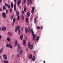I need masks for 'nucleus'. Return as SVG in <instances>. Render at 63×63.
<instances>
[{
	"instance_id": "nucleus-1",
	"label": "nucleus",
	"mask_w": 63,
	"mask_h": 63,
	"mask_svg": "<svg viewBox=\"0 0 63 63\" xmlns=\"http://www.w3.org/2000/svg\"><path fill=\"white\" fill-rule=\"evenodd\" d=\"M31 32H32V35H33V40H34L35 38H36V35L35 34L34 35V32H33V30L31 29Z\"/></svg>"
},
{
	"instance_id": "nucleus-2",
	"label": "nucleus",
	"mask_w": 63,
	"mask_h": 63,
	"mask_svg": "<svg viewBox=\"0 0 63 63\" xmlns=\"http://www.w3.org/2000/svg\"><path fill=\"white\" fill-rule=\"evenodd\" d=\"M20 27L19 26H18L15 29V31L16 32H17V30H18V34H20V30L19 29Z\"/></svg>"
},
{
	"instance_id": "nucleus-3",
	"label": "nucleus",
	"mask_w": 63,
	"mask_h": 63,
	"mask_svg": "<svg viewBox=\"0 0 63 63\" xmlns=\"http://www.w3.org/2000/svg\"><path fill=\"white\" fill-rule=\"evenodd\" d=\"M17 47L18 49H19V50H17V51L19 52V53H20V54H21V53H22V50H20V52L19 53V49H21V47H20V45H18Z\"/></svg>"
},
{
	"instance_id": "nucleus-4",
	"label": "nucleus",
	"mask_w": 63,
	"mask_h": 63,
	"mask_svg": "<svg viewBox=\"0 0 63 63\" xmlns=\"http://www.w3.org/2000/svg\"><path fill=\"white\" fill-rule=\"evenodd\" d=\"M6 47H10V48H12V46L11 45V44L9 43V44H7L6 45Z\"/></svg>"
},
{
	"instance_id": "nucleus-5",
	"label": "nucleus",
	"mask_w": 63,
	"mask_h": 63,
	"mask_svg": "<svg viewBox=\"0 0 63 63\" xmlns=\"http://www.w3.org/2000/svg\"><path fill=\"white\" fill-rule=\"evenodd\" d=\"M6 6V7H7V8H9L10 9V8L11 6H10V5H8V4H7V3H5V4Z\"/></svg>"
},
{
	"instance_id": "nucleus-6",
	"label": "nucleus",
	"mask_w": 63,
	"mask_h": 63,
	"mask_svg": "<svg viewBox=\"0 0 63 63\" xmlns=\"http://www.w3.org/2000/svg\"><path fill=\"white\" fill-rule=\"evenodd\" d=\"M3 58H4V59H5V60H7V59L8 58H7V57L6 55H5V54H4L3 55Z\"/></svg>"
},
{
	"instance_id": "nucleus-7",
	"label": "nucleus",
	"mask_w": 63,
	"mask_h": 63,
	"mask_svg": "<svg viewBox=\"0 0 63 63\" xmlns=\"http://www.w3.org/2000/svg\"><path fill=\"white\" fill-rule=\"evenodd\" d=\"M2 16H3L4 18H6V13L5 12H3L2 13Z\"/></svg>"
},
{
	"instance_id": "nucleus-8",
	"label": "nucleus",
	"mask_w": 63,
	"mask_h": 63,
	"mask_svg": "<svg viewBox=\"0 0 63 63\" xmlns=\"http://www.w3.org/2000/svg\"><path fill=\"white\" fill-rule=\"evenodd\" d=\"M21 3V0H18V1H17V3L18 6H19V5Z\"/></svg>"
},
{
	"instance_id": "nucleus-9",
	"label": "nucleus",
	"mask_w": 63,
	"mask_h": 63,
	"mask_svg": "<svg viewBox=\"0 0 63 63\" xmlns=\"http://www.w3.org/2000/svg\"><path fill=\"white\" fill-rule=\"evenodd\" d=\"M26 41L25 40H23V44L24 45V46H26Z\"/></svg>"
},
{
	"instance_id": "nucleus-10",
	"label": "nucleus",
	"mask_w": 63,
	"mask_h": 63,
	"mask_svg": "<svg viewBox=\"0 0 63 63\" xmlns=\"http://www.w3.org/2000/svg\"><path fill=\"white\" fill-rule=\"evenodd\" d=\"M17 45V40H16L15 42V44L14 46L15 47H16Z\"/></svg>"
},
{
	"instance_id": "nucleus-11",
	"label": "nucleus",
	"mask_w": 63,
	"mask_h": 63,
	"mask_svg": "<svg viewBox=\"0 0 63 63\" xmlns=\"http://www.w3.org/2000/svg\"><path fill=\"white\" fill-rule=\"evenodd\" d=\"M6 30V27H3L2 28V31H5Z\"/></svg>"
},
{
	"instance_id": "nucleus-12",
	"label": "nucleus",
	"mask_w": 63,
	"mask_h": 63,
	"mask_svg": "<svg viewBox=\"0 0 63 63\" xmlns=\"http://www.w3.org/2000/svg\"><path fill=\"white\" fill-rule=\"evenodd\" d=\"M25 32L26 33H28V29L27 28H25Z\"/></svg>"
},
{
	"instance_id": "nucleus-13",
	"label": "nucleus",
	"mask_w": 63,
	"mask_h": 63,
	"mask_svg": "<svg viewBox=\"0 0 63 63\" xmlns=\"http://www.w3.org/2000/svg\"><path fill=\"white\" fill-rule=\"evenodd\" d=\"M7 34L9 36H10L12 35V34H11V33L10 32H9L7 33Z\"/></svg>"
},
{
	"instance_id": "nucleus-14",
	"label": "nucleus",
	"mask_w": 63,
	"mask_h": 63,
	"mask_svg": "<svg viewBox=\"0 0 63 63\" xmlns=\"http://www.w3.org/2000/svg\"><path fill=\"white\" fill-rule=\"evenodd\" d=\"M30 16V13L28 12L27 13V17H29Z\"/></svg>"
},
{
	"instance_id": "nucleus-15",
	"label": "nucleus",
	"mask_w": 63,
	"mask_h": 63,
	"mask_svg": "<svg viewBox=\"0 0 63 63\" xmlns=\"http://www.w3.org/2000/svg\"><path fill=\"white\" fill-rule=\"evenodd\" d=\"M39 39H40V37H39L37 36V37L36 38V41H39Z\"/></svg>"
},
{
	"instance_id": "nucleus-16",
	"label": "nucleus",
	"mask_w": 63,
	"mask_h": 63,
	"mask_svg": "<svg viewBox=\"0 0 63 63\" xmlns=\"http://www.w3.org/2000/svg\"><path fill=\"white\" fill-rule=\"evenodd\" d=\"M28 46L29 48H30V47H31V45H30V42H29Z\"/></svg>"
},
{
	"instance_id": "nucleus-17",
	"label": "nucleus",
	"mask_w": 63,
	"mask_h": 63,
	"mask_svg": "<svg viewBox=\"0 0 63 63\" xmlns=\"http://www.w3.org/2000/svg\"><path fill=\"white\" fill-rule=\"evenodd\" d=\"M32 58V55L31 54L29 56V58L30 59H31Z\"/></svg>"
},
{
	"instance_id": "nucleus-18",
	"label": "nucleus",
	"mask_w": 63,
	"mask_h": 63,
	"mask_svg": "<svg viewBox=\"0 0 63 63\" xmlns=\"http://www.w3.org/2000/svg\"><path fill=\"white\" fill-rule=\"evenodd\" d=\"M4 10H6V8L5 7V6L4 5L3 6V11H4Z\"/></svg>"
},
{
	"instance_id": "nucleus-19",
	"label": "nucleus",
	"mask_w": 63,
	"mask_h": 63,
	"mask_svg": "<svg viewBox=\"0 0 63 63\" xmlns=\"http://www.w3.org/2000/svg\"><path fill=\"white\" fill-rule=\"evenodd\" d=\"M7 40L8 41H10L11 40V38L9 37H8L7 38Z\"/></svg>"
},
{
	"instance_id": "nucleus-20",
	"label": "nucleus",
	"mask_w": 63,
	"mask_h": 63,
	"mask_svg": "<svg viewBox=\"0 0 63 63\" xmlns=\"http://www.w3.org/2000/svg\"><path fill=\"white\" fill-rule=\"evenodd\" d=\"M23 35H20V38L21 40H22V39H23Z\"/></svg>"
},
{
	"instance_id": "nucleus-21",
	"label": "nucleus",
	"mask_w": 63,
	"mask_h": 63,
	"mask_svg": "<svg viewBox=\"0 0 63 63\" xmlns=\"http://www.w3.org/2000/svg\"><path fill=\"white\" fill-rule=\"evenodd\" d=\"M14 10H16V4H14Z\"/></svg>"
},
{
	"instance_id": "nucleus-22",
	"label": "nucleus",
	"mask_w": 63,
	"mask_h": 63,
	"mask_svg": "<svg viewBox=\"0 0 63 63\" xmlns=\"http://www.w3.org/2000/svg\"><path fill=\"white\" fill-rule=\"evenodd\" d=\"M26 22L27 23H28V18L27 17L26 18Z\"/></svg>"
},
{
	"instance_id": "nucleus-23",
	"label": "nucleus",
	"mask_w": 63,
	"mask_h": 63,
	"mask_svg": "<svg viewBox=\"0 0 63 63\" xmlns=\"http://www.w3.org/2000/svg\"><path fill=\"white\" fill-rule=\"evenodd\" d=\"M19 19H20V16L19 15L18 16L17 19V20H19Z\"/></svg>"
},
{
	"instance_id": "nucleus-24",
	"label": "nucleus",
	"mask_w": 63,
	"mask_h": 63,
	"mask_svg": "<svg viewBox=\"0 0 63 63\" xmlns=\"http://www.w3.org/2000/svg\"><path fill=\"white\" fill-rule=\"evenodd\" d=\"M9 11L10 13H12V8H10L9 9Z\"/></svg>"
},
{
	"instance_id": "nucleus-25",
	"label": "nucleus",
	"mask_w": 63,
	"mask_h": 63,
	"mask_svg": "<svg viewBox=\"0 0 63 63\" xmlns=\"http://www.w3.org/2000/svg\"><path fill=\"white\" fill-rule=\"evenodd\" d=\"M16 22V19L14 18L13 19V23H15Z\"/></svg>"
},
{
	"instance_id": "nucleus-26",
	"label": "nucleus",
	"mask_w": 63,
	"mask_h": 63,
	"mask_svg": "<svg viewBox=\"0 0 63 63\" xmlns=\"http://www.w3.org/2000/svg\"><path fill=\"white\" fill-rule=\"evenodd\" d=\"M16 15L17 16H18L19 15V12L17 11L16 12Z\"/></svg>"
},
{
	"instance_id": "nucleus-27",
	"label": "nucleus",
	"mask_w": 63,
	"mask_h": 63,
	"mask_svg": "<svg viewBox=\"0 0 63 63\" xmlns=\"http://www.w3.org/2000/svg\"><path fill=\"white\" fill-rule=\"evenodd\" d=\"M34 23H35L36 24V18H34Z\"/></svg>"
},
{
	"instance_id": "nucleus-28",
	"label": "nucleus",
	"mask_w": 63,
	"mask_h": 63,
	"mask_svg": "<svg viewBox=\"0 0 63 63\" xmlns=\"http://www.w3.org/2000/svg\"><path fill=\"white\" fill-rule=\"evenodd\" d=\"M16 56L17 57H20V55L18 54H17L16 55Z\"/></svg>"
},
{
	"instance_id": "nucleus-29",
	"label": "nucleus",
	"mask_w": 63,
	"mask_h": 63,
	"mask_svg": "<svg viewBox=\"0 0 63 63\" xmlns=\"http://www.w3.org/2000/svg\"><path fill=\"white\" fill-rule=\"evenodd\" d=\"M4 62L5 63H8V61L4 60Z\"/></svg>"
},
{
	"instance_id": "nucleus-30",
	"label": "nucleus",
	"mask_w": 63,
	"mask_h": 63,
	"mask_svg": "<svg viewBox=\"0 0 63 63\" xmlns=\"http://www.w3.org/2000/svg\"><path fill=\"white\" fill-rule=\"evenodd\" d=\"M14 15H12V16H11V17L10 18H11V20H12V19H13V17H14Z\"/></svg>"
},
{
	"instance_id": "nucleus-31",
	"label": "nucleus",
	"mask_w": 63,
	"mask_h": 63,
	"mask_svg": "<svg viewBox=\"0 0 63 63\" xmlns=\"http://www.w3.org/2000/svg\"><path fill=\"white\" fill-rule=\"evenodd\" d=\"M32 60L33 61H34L35 60V57L34 56H33V57L32 58Z\"/></svg>"
},
{
	"instance_id": "nucleus-32",
	"label": "nucleus",
	"mask_w": 63,
	"mask_h": 63,
	"mask_svg": "<svg viewBox=\"0 0 63 63\" xmlns=\"http://www.w3.org/2000/svg\"><path fill=\"white\" fill-rule=\"evenodd\" d=\"M24 10L25 13H26V8H24Z\"/></svg>"
},
{
	"instance_id": "nucleus-33",
	"label": "nucleus",
	"mask_w": 63,
	"mask_h": 63,
	"mask_svg": "<svg viewBox=\"0 0 63 63\" xmlns=\"http://www.w3.org/2000/svg\"><path fill=\"white\" fill-rule=\"evenodd\" d=\"M33 48V45H31V49H32Z\"/></svg>"
},
{
	"instance_id": "nucleus-34",
	"label": "nucleus",
	"mask_w": 63,
	"mask_h": 63,
	"mask_svg": "<svg viewBox=\"0 0 63 63\" xmlns=\"http://www.w3.org/2000/svg\"><path fill=\"white\" fill-rule=\"evenodd\" d=\"M2 49L1 48V49L0 50V53H1L2 52Z\"/></svg>"
},
{
	"instance_id": "nucleus-35",
	"label": "nucleus",
	"mask_w": 63,
	"mask_h": 63,
	"mask_svg": "<svg viewBox=\"0 0 63 63\" xmlns=\"http://www.w3.org/2000/svg\"><path fill=\"white\" fill-rule=\"evenodd\" d=\"M37 29H39L40 28V27L39 26H37Z\"/></svg>"
},
{
	"instance_id": "nucleus-36",
	"label": "nucleus",
	"mask_w": 63,
	"mask_h": 63,
	"mask_svg": "<svg viewBox=\"0 0 63 63\" xmlns=\"http://www.w3.org/2000/svg\"><path fill=\"white\" fill-rule=\"evenodd\" d=\"M22 14H23H23H24V11L22 10Z\"/></svg>"
},
{
	"instance_id": "nucleus-37",
	"label": "nucleus",
	"mask_w": 63,
	"mask_h": 63,
	"mask_svg": "<svg viewBox=\"0 0 63 63\" xmlns=\"http://www.w3.org/2000/svg\"><path fill=\"white\" fill-rule=\"evenodd\" d=\"M34 10H32L31 11V13H33V12H34Z\"/></svg>"
},
{
	"instance_id": "nucleus-38",
	"label": "nucleus",
	"mask_w": 63,
	"mask_h": 63,
	"mask_svg": "<svg viewBox=\"0 0 63 63\" xmlns=\"http://www.w3.org/2000/svg\"><path fill=\"white\" fill-rule=\"evenodd\" d=\"M32 10H34L35 9V7H33L32 8Z\"/></svg>"
},
{
	"instance_id": "nucleus-39",
	"label": "nucleus",
	"mask_w": 63,
	"mask_h": 63,
	"mask_svg": "<svg viewBox=\"0 0 63 63\" xmlns=\"http://www.w3.org/2000/svg\"><path fill=\"white\" fill-rule=\"evenodd\" d=\"M26 3V0H24V4Z\"/></svg>"
},
{
	"instance_id": "nucleus-40",
	"label": "nucleus",
	"mask_w": 63,
	"mask_h": 63,
	"mask_svg": "<svg viewBox=\"0 0 63 63\" xmlns=\"http://www.w3.org/2000/svg\"><path fill=\"white\" fill-rule=\"evenodd\" d=\"M22 17L23 18V20H24V16H23V15H22Z\"/></svg>"
},
{
	"instance_id": "nucleus-41",
	"label": "nucleus",
	"mask_w": 63,
	"mask_h": 63,
	"mask_svg": "<svg viewBox=\"0 0 63 63\" xmlns=\"http://www.w3.org/2000/svg\"><path fill=\"white\" fill-rule=\"evenodd\" d=\"M6 14H7L8 13V10L7 9H6Z\"/></svg>"
},
{
	"instance_id": "nucleus-42",
	"label": "nucleus",
	"mask_w": 63,
	"mask_h": 63,
	"mask_svg": "<svg viewBox=\"0 0 63 63\" xmlns=\"http://www.w3.org/2000/svg\"><path fill=\"white\" fill-rule=\"evenodd\" d=\"M15 2V4H16V0H14Z\"/></svg>"
},
{
	"instance_id": "nucleus-43",
	"label": "nucleus",
	"mask_w": 63,
	"mask_h": 63,
	"mask_svg": "<svg viewBox=\"0 0 63 63\" xmlns=\"http://www.w3.org/2000/svg\"><path fill=\"white\" fill-rule=\"evenodd\" d=\"M30 2V3H31H31H32V0H31Z\"/></svg>"
},
{
	"instance_id": "nucleus-44",
	"label": "nucleus",
	"mask_w": 63,
	"mask_h": 63,
	"mask_svg": "<svg viewBox=\"0 0 63 63\" xmlns=\"http://www.w3.org/2000/svg\"><path fill=\"white\" fill-rule=\"evenodd\" d=\"M32 19H33V17H31L30 18V20H32Z\"/></svg>"
},
{
	"instance_id": "nucleus-45",
	"label": "nucleus",
	"mask_w": 63,
	"mask_h": 63,
	"mask_svg": "<svg viewBox=\"0 0 63 63\" xmlns=\"http://www.w3.org/2000/svg\"><path fill=\"white\" fill-rule=\"evenodd\" d=\"M30 1H31V0H28V3H29V2H30Z\"/></svg>"
},
{
	"instance_id": "nucleus-46",
	"label": "nucleus",
	"mask_w": 63,
	"mask_h": 63,
	"mask_svg": "<svg viewBox=\"0 0 63 63\" xmlns=\"http://www.w3.org/2000/svg\"><path fill=\"white\" fill-rule=\"evenodd\" d=\"M11 6H13L14 5L13 3H11Z\"/></svg>"
},
{
	"instance_id": "nucleus-47",
	"label": "nucleus",
	"mask_w": 63,
	"mask_h": 63,
	"mask_svg": "<svg viewBox=\"0 0 63 63\" xmlns=\"http://www.w3.org/2000/svg\"><path fill=\"white\" fill-rule=\"evenodd\" d=\"M23 30V27H22L21 29V31H22Z\"/></svg>"
},
{
	"instance_id": "nucleus-48",
	"label": "nucleus",
	"mask_w": 63,
	"mask_h": 63,
	"mask_svg": "<svg viewBox=\"0 0 63 63\" xmlns=\"http://www.w3.org/2000/svg\"><path fill=\"white\" fill-rule=\"evenodd\" d=\"M11 7L12 8H14V5H11Z\"/></svg>"
},
{
	"instance_id": "nucleus-49",
	"label": "nucleus",
	"mask_w": 63,
	"mask_h": 63,
	"mask_svg": "<svg viewBox=\"0 0 63 63\" xmlns=\"http://www.w3.org/2000/svg\"><path fill=\"white\" fill-rule=\"evenodd\" d=\"M43 28V26H42L41 28V29H42Z\"/></svg>"
},
{
	"instance_id": "nucleus-50",
	"label": "nucleus",
	"mask_w": 63,
	"mask_h": 63,
	"mask_svg": "<svg viewBox=\"0 0 63 63\" xmlns=\"http://www.w3.org/2000/svg\"><path fill=\"white\" fill-rule=\"evenodd\" d=\"M2 11V9L0 8V12H1Z\"/></svg>"
},
{
	"instance_id": "nucleus-51",
	"label": "nucleus",
	"mask_w": 63,
	"mask_h": 63,
	"mask_svg": "<svg viewBox=\"0 0 63 63\" xmlns=\"http://www.w3.org/2000/svg\"><path fill=\"white\" fill-rule=\"evenodd\" d=\"M2 38V36L1 35H0V39H1Z\"/></svg>"
},
{
	"instance_id": "nucleus-52",
	"label": "nucleus",
	"mask_w": 63,
	"mask_h": 63,
	"mask_svg": "<svg viewBox=\"0 0 63 63\" xmlns=\"http://www.w3.org/2000/svg\"><path fill=\"white\" fill-rule=\"evenodd\" d=\"M19 8L20 9V10H21V6H19Z\"/></svg>"
},
{
	"instance_id": "nucleus-53",
	"label": "nucleus",
	"mask_w": 63,
	"mask_h": 63,
	"mask_svg": "<svg viewBox=\"0 0 63 63\" xmlns=\"http://www.w3.org/2000/svg\"><path fill=\"white\" fill-rule=\"evenodd\" d=\"M2 1V0H0V3H1Z\"/></svg>"
},
{
	"instance_id": "nucleus-54",
	"label": "nucleus",
	"mask_w": 63,
	"mask_h": 63,
	"mask_svg": "<svg viewBox=\"0 0 63 63\" xmlns=\"http://www.w3.org/2000/svg\"><path fill=\"white\" fill-rule=\"evenodd\" d=\"M26 51H28V49H27V48H26Z\"/></svg>"
},
{
	"instance_id": "nucleus-55",
	"label": "nucleus",
	"mask_w": 63,
	"mask_h": 63,
	"mask_svg": "<svg viewBox=\"0 0 63 63\" xmlns=\"http://www.w3.org/2000/svg\"><path fill=\"white\" fill-rule=\"evenodd\" d=\"M28 6H29V5H30V3H29V2H28Z\"/></svg>"
},
{
	"instance_id": "nucleus-56",
	"label": "nucleus",
	"mask_w": 63,
	"mask_h": 63,
	"mask_svg": "<svg viewBox=\"0 0 63 63\" xmlns=\"http://www.w3.org/2000/svg\"><path fill=\"white\" fill-rule=\"evenodd\" d=\"M43 62L44 63H46V62H45V61H44Z\"/></svg>"
},
{
	"instance_id": "nucleus-57",
	"label": "nucleus",
	"mask_w": 63,
	"mask_h": 63,
	"mask_svg": "<svg viewBox=\"0 0 63 63\" xmlns=\"http://www.w3.org/2000/svg\"><path fill=\"white\" fill-rule=\"evenodd\" d=\"M36 52H35V51H34V54H35V53Z\"/></svg>"
},
{
	"instance_id": "nucleus-58",
	"label": "nucleus",
	"mask_w": 63,
	"mask_h": 63,
	"mask_svg": "<svg viewBox=\"0 0 63 63\" xmlns=\"http://www.w3.org/2000/svg\"><path fill=\"white\" fill-rule=\"evenodd\" d=\"M28 28L29 30L30 29V27H29Z\"/></svg>"
},
{
	"instance_id": "nucleus-59",
	"label": "nucleus",
	"mask_w": 63,
	"mask_h": 63,
	"mask_svg": "<svg viewBox=\"0 0 63 63\" xmlns=\"http://www.w3.org/2000/svg\"><path fill=\"white\" fill-rule=\"evenodd\" d=\"M1 30V28L0 27V31Z\"/></svg>"
},
{
	"instance_id": "nucleus-60",
	"label": "nucleus",
	"mask_w": 63,
	"mask_h": 63,
	"mask_svg": "<svg viewBox=\"0 0 63 63\" xmlns=\"http://www.w3.org/2000/svg\"><path fill=\"white\" fill-rule=\"evenodd\" d=\"M30 32V29H29V30L28 32Z\"/></svg>"
},
{
	"instance_id": "nucleus-61",
	"label": "nucleus",
	"mask_w": 63,
	"mask_h": 63,
	"mask_svg": "<svg viewBox=\"0 0 63 63\" xmlns=\"http://www.w3.org/2000/svg\"><path fill=\"white\" fill-rule=\"evenodd\" d=\"M14 23H13V24H12V25H14Z\"/></svg>"
},
{
	"instance_id": "nucleus-62",
	"label": "nucleus",
	"mask_w": 63,
	"mask_h": 63,
	"mask_svg": "<svg viewBox=\"0 0 63 63\" xmlns=\"http://www.w3.org/2000/svg\"><path fill=\"white\" fill-rule=\"evenodd\" d=\"M34 42H35V43H36V41H34Z\"/></svg>"
},
{
	"instance_id": "nucleus-63",
	"label": "nucleus",
	"mask_w": 63,
	"mask_h": 63,
	"mask_svg": "<svg viewBox=\"0 0 63 63\" xmlns=\"http://www.w3.org/2000/svg\"><path fill=\"white\" fill-rule=\"evenodd\" d=\"M27 37H26V40H27Z\"/></svg>"
},
{
	"instance_id": "nucleus-64",
	"label": "nucleus",
	"mask_w": 63,
	"mask_h": 63,
	"mask_svg": "<svg viewBox=\"0 0 63 63\" xmlns=\"http://www.w3.org/2000/svg\"><path fill=\"white\" fill-rule=\"evenodd\" d=\"M11 56H12V58H13V55H12Z\"/></svg>"
}]
</instances>
